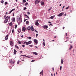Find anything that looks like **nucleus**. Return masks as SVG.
<instances>
[{"label":"nucleus","mask_w":76,"mask_h":76,"mask_svg":"<svg viewBox=\"0 0 76 76\" xmlns=\"http://www.w3.org/2000/svg\"><path fill=\"white\" fill-rule=\"evenodd\" d=\"M52 25H53V24H52L51 23L50 24V25H51V26H52Z\"/></svg>","instance_id":"nucleus-57"},{"label":"nucleus","mask_w":76,"mask_h":76,"mask_svg":"<svg viewBox=\"0 0 76 76\" xmlns=\"http://www.w3.org/2000/svg\"><path fill=\"white\" fill-rule=\"evenodd\" d=\"M54 17H55V15H54L53 16H52L50 17V18L51 19H54Z\"/></svg>","instance_id":"nucleus-12"},{"label":"nucleus","mask_w":76,"mask_h":76,"mask_svg":"<svg viewBox=\"0 0 76 76\" xmlns=\"http://www.w3.org/2000/svg\"><path fill=\"white\" fill-rule=\"evenodd\" d=\"M26 7H24L23 9V10H26Z\"/></svg>","instance_id":"nucleus-44"},{"label":"nucleus","mask_w":76,"mask_h":76,"mask_svg":"<svg viewBox=\"0 0 76 76\" xmlns=\"http://www.w3.org/2000/svg\"><path fill=\"white\" fill-rule=\"evenodd\" d=\"M25 16H26L27 18H28V19H29V16H28L27 15H25Z\"/></svg>","instance_id":"nucleus-27"},{"label":"nucleus","mask_w":76,"mask_h":76,"mask_svg":"<svg viewBox=\"0 0 76 76\" xmlns=\"http://www.w3.org/2000/svg\"><path fill=\"white\" fill-rule=\"evenodd\" d=\"M27 42H24V44H26Z\"/></svg>","instance_id":"nucleus-48"},{"label":"nucleus","mask_w":76,"mask_h":76,"mask_svg":"<svg viewBox=\"0 0 76 76\" xmlns=\"http://www.w3.org/2000/svg\"><path fill=\"white\" fill-rule=\"evenodd\" d=\"M34 41L35 44H38V41L37 40V39H34Z\"/></svg>","instance_id":"nucleus-6"},{"label":"nucleus","mask_w":76,"mask_h":76,"mask_svg":"<svg viewBox=\"0 0 76 76\" xmlns=\"http://www.w3.org/2000/svg\"><path fill=\"white\" fill-rule=\"evenodd\" d=\"M61 68H62V66H61L60 68V70H61Z\"/></svg>","instance_id":"nucleus-31"},{"label":"nucleus","mask_w":76,"mask_h":76,"mask_svg":"<svg viewBox=\"0 0 76 76\" xmlns=\"http://www.w3.org/2000/svg\"><path fill=\"white\" fill-rule=\"evenodd\" d=\"M12 22H15V18H12Z\"/></svg>","instance_id":"nucleus-9"},{"label":"nucleus","mask_w":76,"mask_h":76,"mask_svg":"<svg viewBox=\"0 0 76 76\" xmlns=\"http://www.w3.org/2000/svg\"><path fill=\"white\" fill-rule=\"evenodd\" d=\"M10 45L12 46V45H13V44H14L13 42L12 41H11L10 42Z\"/></svg>","instance_id":"nucleus-10"},{"label":"nucleus","mask_w":76,"mask_h":76,"mask_svg":"<svg viewBox=\"0 0 76 76\" xmlns=\"http://www.w3.org/2000/svg\"><path fill=\"white\" fill-rule=\"evenodd\" d=\"M43 41L44 42H45V40H44V39H43Z\"/></svg>","instance_id":"nucleus-58"},{"label":"nucleus","mask_w":76,"mask_h":76,"mask_svg":"<svg viewBox=\"0 0 76 76\" xmlns=\"http://www.w3.org/2000/svg\"><path fill=\"white\" fill-rule=\"evenodd\" d=\"M34 31H35L36 32H37V33H38V31L36 30H35Z\"/></svg>","instance_id":"nucleus-46"},{"label":"nucleus","mask_w":76,"mask_h":76,"mask_svg":"<svg viewBox=\"0 0 76 76\" xmlns=\"http://www.w3.org/2000/svg\"><path fill=\"white\" fill-rule=\"evenodd\" d=\"M27 38L28 39H31V37H27Z\"/></svg>","instance_id":"nucleus-28"},{"label":"nucleus","mask_w":76,"mask_h":76,"mask_svg":"<svg viewBox=\"0 0 76 76\" xmlns=\"http://www.w3.org/2000/svg\"><path fill=\"white\" fill-rule=\"evenodd\" d=\"M16 50L15 49L14 50V54H16Z\"/></svg>","instance_id":"nucleus-17"},{"label":"nucleus","mask_w":76,"mask_h":76,"mask_svg":"<svg viewBox=\"0 0 76 76\" xmlns=\"http://www.w3.org/2000/svg\"><path fill=\"white\" fill-rule=\"evenodd\" d=\"M15 47H16V48H18V49H19V47L18 46L16 45H15Z\"/></svg>","instance_id":"nucleus-20"},{"label":"nucleus","mask_w":76,"mask_h":76,"mask_svg":"<svg viewBox=\"0 0 76 76\" xmlns=\"http://www.w3.org/2000/svg\"><path fill=\"white\" fill-rule=\"evenodd\" d=\"M18 42L20 44H22V42H21L20 41H18Z\"/></svg>","instance_id":"nucleus-22"},{"label":"nucleus","mask_w":76,"mask_h":76,"mask_svg":"<svg viewBox=\"0 0 76 76\" xmlns=\"http://www.w3.org/2000/svg\"><path fill=\"white\" fill-rule=\"evenodd\" d=\"M43 28L47 29L48 28V26L47 25H45L42 26Z\"/></svg>","instance_id":"nucleus-4"},{"label":"nucleus","mask_w":76,"mask_h":76,"mask_svg":"<svg viewBox=\"0 0 76 76\" xmlns=\"http://www.w3.org/2000/svg\"><path fill=\"white\" fill-rule=\"evenodd\" d=\"M12 33H13L14 32V29L12 30Z\"/></svg>","instance_id":"nucleus-42"},{"label":"nucleus","mask_w":76,"mask_h":76,"mask_svg":"<svg viewBox=\"0 0 76 76\" xmlns=\"http://www.w3.org/2000/svg\"><path fill=\"white\" fill-rule=\"evenodd\" d=\"M31 30L32 31H34V27L33 26H31Z\"/></svg>","instance_id":"nucleus-11"},{"label":"nucleus","mask_w":76,"mask_h":76,"mask_svg":"<svg viewBox=\"0 0 76 76\" xmlns=\"http://www.w3.org/2000/svg\"><path fill=\"white\" fill-rule=\"evenodd\" d=\"M35 61V60H33L31 61V62H34V61Z\"/></svg>","instance_id":"nucleus-45"},{"label":"nucleus","mask_w":76,"mask_h":76,"mask_svg":"<svg viewBox=\"0 0 76 76\" xmlns=\"http://www.w3.org/2000/svg\"><path fill=\"white\" fill-rule=\"evenodd\" d=\"M17 64H19V61H18V62H17Z\"/></svg>","instance_id":"nucleus-49"},{"label":"nucleus","mask_w":76,"mask_h":76,"mask_svg":"<svg viewBox=\"0 0 76 76\" xmlns=\"http://www.w3.org/2000/svg\"><path fill=\"white\" fill-rule=\"evenodd\" d=\"M53 70L54 71V68H53Z\"/></svg>","instance_id":"nucleus-62"},{"label":"nucleus","mask_w":76,"mask_h":76,"mask_svg":"<svg viewBox=\"0 0 76 76\" xmlns=\"http://www.w3.org/2000/svg\"><path fill=\"white\" fill-rule=\"evenodd\" d=\"M18 22H19V23H21L22 22V21H21V20L20 18H19L18 19Z\"/></svg>","instance_id":"nucleus-13"},{"label":"nucleus","mask_w":76,"mask_h":76,"mask_svg":"<svg viewBox=\"0 0 76 76\" xmlns=\"http://www.w3.org/2000/svg\"><path fill=\"white\" fill-rule=\"evenodd\" d=\"M13 16H15V14H14V13H13Z\"/></svg>","instance_id":"nucleus-59"},{"label":"nucleus","mask_w":76,"mask_h":76,"mask_svg":"<svg viewBox=\"0 0 76 76\" xmlns=\"http://www.w3.org/2000/svg\"><path fill=\"white\" fill-rule=\"evenodd\" d=\"M65 7V6H64L63 7H62V9H63V8H64V7Z\"/></svg>","instance_id":"nucleus-51"},{"label":"nucleus","mask_w":76,"mask_h":76,"mask_svg":"<svg viewBox=\"0 0 76 76\" xmlns=\"http://www.w3.org/2000/svg\"><path fill=\"white\" fill-rule=\"evenodd\" d=\"M27 28L25 26H23L22 27V31L24 32H25V30H26Z\"/></svg>","instance_id":"nucleus-2"},{"label":"nucleus","mask_w":76,"mask_h":76,"mask_svg":"<svg viewBox=\"0 0 76 76\" xmlns=\"http://www.w3.org/2000/svg\"><path fill=\"white\" fill-rule=\"evenodd\" d=\"M41 73H43V70H42V71L40 72V74H41Z\"/></svg>","instance_id":"nucleus-33"},{"label":"nucleus","mask_w":76,"mask_h":76,"mask_svg":"<svg viewBox=\"0 0 76 76\" xmlns=\"http://www.w3.org/2000/svg\"><path fill=\"white\" fill-rule=\"evenodd\" d=\"M7 4V2H5V4L6 5V4Z\"/></svg>","instance_id":"nucleus-37"},{"label":"nucleus","mask_w":76,"mask_h":76,"mask_svg":"<svg viewBox=\"0 0 76 76\" xmlns=\"http://www.w3.org/2000/svg\"><path fill=\"white\" fill-rule=\"evenodd\" d=\"M33 53L35 55H36V56H37L38 55V53L37 52H33Z\"/></svg>","instance_id":"nucleus-15"},{"label":"nucleus","mask_w":76,"mask_h":76,"mask_svg":"<svg viewBox=\"0 0 76 76\" xmlns=\"http://www.w3.org/2000/svg\"><path fill=\"white\" fill-rule=\"evenodd\" d=\"M42 44H43V45L44 46H45V42H43Z\"/></svg>","instance_id":"nucleus-25"},{"label":"nucleus","mask_w":76,"mask_h":76,"mask_svg":"<svg viewBox=\"0 0 76 76\" xmlns=\"http://www.w3.org/2000/svg\"><path fill=\"white\" fill-rule=\"evenodd\" d=\"M72 47H73L72 46H71L70 47L69 50H71V49L72 48Z\"/></svg>","instance_id":"nucleus-26"},{"label":"nucleus","mask_w":76,"mask_h":76,"mask_svg":"<svg viewBox=\"0 0 76 76\" xmlns=\"http://www.w3.org/2000/svg\"><path fill=\"white\" fill-rule=\"evenodd\" d=\"M26 19H25V20H24V22H26Z\"/></svg>","instance_id":"nucleus-54"},{"label":"nucleus","mask_w":76,"mask_h":76,"mask_svg":"<svg viewBox=\"0 0 76 76\" xmlns=\"http://www.w3.org/2000/svg\"><path fill=\"white\" fill-rule=\"evenodd\" d=\"M27 13L28 15H29V14H30V13L29 12H28Z\"/></svg>","instance_id":"nucleus-43"},{"label":"nucleus","mask_w":76,"mask_h":76,"mask_svg":"<svg viewBox=\"0 0 76 76\" xmlns=\"http://www.w3.org/2000/svg\"><path fill=\"white\" fill-rule=\"evenodd\" d=\"M66 16V13L65 14V15H64V16Z\"/></svg>","instance_id":"nucleus-63"},{"label":"nucleus","mask_w":76,"mask_h":76,"mask_svg":"<svg viewBox=\"0 0 76 76\" xmlns=\"http://www.w3.org/2000/svg\"><path fill=\"white\" fill-rule=\"evenodd\" d=\"M66 36H67V33H66Z\"/></svg>","instance_id":"nucleus-55"},{"label":"nucleus","mask_w":76,"mask_h":76,"mask_svg":"<svg viewBox=\"0 0 76 76\" xmlns=\"http://www.w3.org/2000/svg\"><path fill=\"white\" fill-rule=\"evenodd\" d=\"M23 3H25V2H26V1L25 0H23Z\"/></svg>","instance_id":"nucleus-40"},{"label":"nucleus","mask_w":76,"mask_h":76,"mask_svg":"<svg viewBox=\"0 0 76 76\" xmlns=\"http://www.w3.org/2000/svg\"><path fill=\"white\" fill-rule=\"evenodd\" d=\"M32 41L30 40L28 42V44H31V43H32Z\"/></svg>","instance_id":"nucleus-18"},{"label":"nucleus","mask_w":76,"mask_h":76,"mask_svg":"<svg viewBox=\"0 0 76 76\" xmlns=\"http://www.w3.org/2000/svg\"><path fill=\"white\" fill-rule=\"evenodd\" d=\"M41 4L42 5H44V2L43 1H42L41 2Z\"/></svg>","instance_id":"nucleus-21"},{"label":"nucleus","mask_w":76,"mask_h":76,"mask_svg":"<svg viewBox=\"0 0 76 76\" xmlns=\"http://www.w3.org/2000/svg\"><path fill=\"white\" fill-rule=\"evenodd\" d=\"M8 35H7L6 36V37L5 38V40H7L8 39Z\"/></svg>","instance_id":"nucleus-8"},{"label":"nucleus","mask_w":76,"mask_h":76,"mask_svg":"<svg viewBox=\"0 0 76 76\" xmlns=\"http://www.w3.org/2000/svg\"><path fill=\"white\" fill-rule=\"evenodd\" d=\"M29 46H30L31 47H32V45H29Z\"/></svg>","instance_id":"nucleus-50"},{"label":"nucleus","mask_w":76,"mask_h":76,"mask_svg":"<svg viewBox=\"0 0 76 76\" xmlns=\"http://www.w3.org/2000/svg\"><path fill=\"white\" fill-rule=\"evenodd\" d=\"M15 10V8L13 9H12L10 11V13H12V12L13 11H14Z\"/></svg>","instance_id":"nucleus-14"},{"label":"nucleus","mask_w":76,"mask_h":76,"mask_svg":"<svg viewBox=\"0 0 76 76\" xmlns=\"http://www.w3.org/2000/svg\"><path fill=\"white\" fill-rule=\"evenodd\" d=\"M63 15H64V13L62 12L59 14L58 15H57V16L60 17L61 16H63Z\"/></svg>","instance_id":"nucleus-3"},{"label":"nucleus","mask_w":76,"mask_h":76,"mask_svg":"<svg viewBox=\"0 0 76 76\" xmlns=\"http://www.w3.org/2000/svg\"><path fill=\"white\" fill-rule=\"evenodd\" d=\"M26 24H28L29 23V21H27L26 22Z\"/></svg>","instance_id":"nucleus-30"},{"label":"nucleus","mask_w":76,"mask_h":76,"mask_svg":"<svg viewBox=\"0 0 76 76\" xmlns=\"http://www.w3.org/2000/svg\"><path fill=\"white\" fill-rule=\"evenodd\" d=\"M21 37H22V38H23V35L21 36Z\"/></svg>","instance_id":"nucleus-56"},{"label":"nucleus","mask_w":76,"mask_h":76,"mask_svg":"<svg viewBox=\"0 0 76 76\" xmlns=\"http://www.w3.org/2000/svg\"><path fill=\"white\" fill-rule=\"evenodd\" d=\"M28 3L27 2L25 4V6H27V5H28Z\"/></svg>","instance_id":"nucleus-29"},{"label":"nucleus","mask_w":76,"mask_h":76,"mask_svg":"<svg viewBox=\"0 0 76 76\" xmlns=\"http://www.w3.org/2000/svg\"><path fill=\"white\" fill-rule=\"evenodd\" d=\"M23 56H25V57H27V56H26V55H23Z\"/></svg>","instance_id":"nucleus-52"},{"label":"nucleus","mask_w":76,"mask_h":76,"mask_svg":"<svg viewBox=\"0 0 76 76\" xmlns=\"http://www.w3.org/2000/svg\"><path fill=\"white\" fill-rule=\"evenodd\" d=\"M59 6H61V4H60L59 5Z\"/></svg>","instance_id":"nucleus-61"},{"label":"nucleus","mask_w":76,"mask_h":76,"mask_svg":"<svg viewBox=\"0 0 76 76\" xmlns=\"http://www.w3.org/2000/svg\"><path fill=\"white\" fill-rule=\"evenodd\" d=\"M17 28V25L16 24L15 25V29H16Z\"/></svg>","instance_id":"nucleus-36"},{"label":"nucleus","mask_w":76,"mask_h":76,"mask_svg":"<svg viewBox=\"0 0 76 76\" xmlns=\"http://www.w3.org/2000/svg\"><path fill=\"white\" fill-rule=\"evenodd\" d=\"M39 2V0H37L35 1V4H37Z\"/></svg>","instance_id":"nucleus-7"},{"label":"nucleus","mask_w":76,"mask_h":76,"mask_svg":"<svg viewBox=\"0 0 76 76\" xmlns=\"http://www.w3.org/2000/svg\"><path fill=\"white\" fill-rule=\"evenodd\" d=\"M23 47H25V45H22Z\"/></svg>","instance_id":"nucleus-47"},{"label":"nucleus","mask_w":76,"mask_h":76,"mask_svg":"<svg viewBox=\"0 0 76 76\" xmlns=\"http://www.w3.org/2000/svg\"><path fill=\"white\" fill-rule=\"evenodd\" d=\"M31 29V26H28L27 28V30H28V31L30 30V29Z\"/></svg>","instance_id":"nucleus-16"},{"label":"nucleus","mask_w":76,"mask_h":76,"mask_svg":"<svg viewBox=\"0 0 76 76\" xmlns=\"http://www.w3.org/2000/svg\"><path fill=\"white\" fill-rule=\"evenodd\" d=\"M18 32H19V33H20L21 32V29H19L18 30Z\"/></svg>","instance_id":"nucleus-19"},{"label":"nucleus","mask_w":76,"mask_h":76,"mask_svg":"<svg viewBox=\"0 0 76 76\" xmlns=\"http://www.w3.org/2000/svg\"><path fill=\"white\" fill-rule=\"evenodd\" d=\"M11 63H14V62H13V61H11Z\"/></svg>","instance_id":"nucleus-35"},{"label":"nucleus","mask_w":76,"mask_h":76,"mask_svg":"<svg viewBox=\"0 0 76 76\" xmlns=\"http://www.w3.org/2000/svg\"><path fill=\"white\" fill-rule=\"evenodd\" d=\"M69 7H66V10H67V9H69Z\"/></svg>","instance_id":"nucleus-38"},{"label":"nucleus","mask_w":76,"mask_h":76,"mask_svg":"<svg viewBox=\"0 0 76 76\" xmlns=\"http://www.w3.org/2000/svg\"><path fill=\"white\" fill-rule=\"evenodd\" d=\"M52 9V7H50V9H48V10L50 11V10H51V9Z\"/></svg>","instance_id":"nucleus-34"},{"label":"nucleus","mask_w":76,"mask_h":76,"mask_svg":"<svg viewBox=\"0 0 76 76\" xmlns=\"http://www.w3.org/2000/svg\"><path fill=\"white\" fill-rule=\"evenodd\" d=\"M20 52L21 53H20V54L21 53H22V51H20Z\"/></svg>","instance_id":"nucleus-53"},{"label":"nucleus","mask_w":76,"mask_h":76,"mask_svg":"<svg viewBox=\"0 0 76 76\" xmlns=\"http://www.w3.org/2000/svg\"><path fill=\"white\" fill-rule=\"evenodd\" d=\"M8 19H10V16H7L5 19L4 23H6L8 22Z\"/></svg>","instance_id":"nucleus-1"},{"label":"nucleus","mask_w":76,"mask_h":76,"mask_svg":"<svg viewBox=\"0 0 76 76\" xmlns=\"http://www.w3.org/2000/svg\"><path fill=\"white\" fill-rule=\"evenodd\" d=\"M51 76H53V74H51Z\"/></svg>","instance_id":"nucleus-64"},{"label":"nucleus","mask_w":76,"mask_h":76,"mask_svg":"<svg viewBox=\"0 0 76 76\" xmlns=\"http://www.w3.org/2000/svg\"><path fill=\"white\" fill-rule=\"evenodd\" d=\"M3 3H4V1L3 0L2 1H1V3H2V4H3Z\"/></svg>","instance_id":"nucleus-39"},{"label":"nucleus","mask_w":76,"mask_h":76,"mask_svg":"<svg viewBox=\"0 0 76 76\" xmlns=\"http://www.w3.org/2000/svg\"><path fill=\"white\" fill-rule=\"evenodd\" d=\"M27 57H28V58H30V57L27 56Z\"/></svg>","instance_id":"nucleus-60"},{"label":"nucleus","mask_w":76,"mask_h":76,"mask_svg":"<svg viewBox=\"0 0 76 76\" xmlns=\"http://www.w3.org/2000/svg\"><path fill=\"white\" fill-rule=\"evenodd\" d=\"M26 45H29V44L28 42H27L26 43Z\"/></svg>","instance_id":"nucleus-32"},{"label":"nucleus","mask_w":76,"mask_h":76,"mask_svg":"<svg viewBox=\"0 0 76 76\" xmlns=\"http://www.w3.org/2000/svg\"><path fill=\"white\" fill-rule=\"evenodd\" d=\"M10 26H12V22L10 23H9Z\"/></svg>","instance_id":"nucleus-24"},{"label":"nucleus","mask_w":76,"mask_h":76,"mask_svg":"<svg viewBox=\"0 0 76 76\" xmlns=\"http://www.w3.org/2000/svg\"><path fill=\"white\" fill-rule=\"evenodd\" d=\"M38 20H37L35 22V25H36V26H38L39 25V24L38 22Z\"/></svg>","instance_id":"nucleus-5"},{"label":"nucleus","mask_w":76,"mask_h":76,"mask_svg":"<svg viewBox=\"0 0 76 76\" xmlns=\"http://www.w3.org/2000/svg\"><path fill=\"white\" fill-rule=\"evenodd\" d=\"M63 59H61V63L62 64H63Z\"/></svg>","instance_id":"nucleus-23"},{"label":"nucleus","mask_w":76,"mask_h":76,"mask_svg":"<svg viewBox=\"0 0 76 76\" xmlns=\"http://www.w3.org/2000/svg\"><path fill=\"white\" fill-rule=\"evenodd\" d=\"M38 34H36V38H37V36H38Z\"/></svg>","instance_id":"nucleus-41"}]
</instances>
